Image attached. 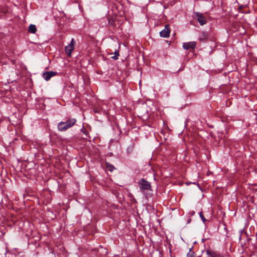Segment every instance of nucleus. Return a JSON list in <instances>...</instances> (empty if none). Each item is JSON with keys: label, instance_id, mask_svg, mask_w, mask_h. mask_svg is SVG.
<instances>
[{"label": "nucleus", "instance_id": "obj_1", "mask_svg": "<svg viewBox=\"0 0 257 257\" xmlns=\"http://www.w3.org/2000/svg\"><path fill=\"white\" fill-rule=\"evenodd\" d=\"M75 122L76 120L74 118L70 119L66 122H60L58 125V130L61 132L65 131L72 126Z\"/></svg>", "mask_w": 257, "mask_h": 257}, {"label": "nucleus", "instance_id": "obj_2", "mask_svg": "<svg viewBox=\"0 0 257 257\" xmlns=\"http://www.w3.org/2000/svg\"><path fill=\"white\" fill-rule=\"evenodd\" d=\"M139 187L143 192H145L146 191L150 190L151 189V186L149 182L144 179H142L139 181Z\"/></svg>", "mask_w": 257, "mask_h": 257}, {"label": "nucleus", "instance_id": "obj_3", "mask_svg": "<svg viewBox=\"0 0 257 257\" xmlns=\"http://www.w3.org/2000/svg\"><path fill=\"white\" fill-rule=\"evenodd\" d=\"M195 16L196 19L201 25H203L206 23L207 21L202 14L196 13Z\"/></svg>", "mask_w": 257, "mask_h": 257}, {"label": "nucleus", "instance_id": "obj_4", "mask_svg": "<svg viewBox=\"0 0 257 257\" xmlns=\"http://www.w3.org/2000/svg\"><path fill=\"white\" fill-rule=\"evenodd\" d=\"M170 30L169 25H166L165 29L160 32V36L162 37L167 38L170 35Z\"/></svg>", "mask_w": 257, "mask_h": 257}, {"label": "nucleus", "instance_id": "obj_5", "mask_svg": "<svg viewBox=\"0 0 257 257\" xmlns=\"http://www.w3.org/2000/svg\"><path fill=\"white\" fill-rule=\"evenodd\" d=\"M74 40L73 39H72L71 42L70 44L65 47V51L67 54L70 56L71 54V52L74 49Z\"/></svg>", "mask_w": 257, "mask_h": 257}, {"label": "nucleus", "instance_id": "obj_6", "mask_svg": "<svg viewBox=\"0 0 257 257\" xmlns=\"http://www.w3.org/2000/svg\"><path fill=\"white\" fill-rule=\"evenodd\" d=\"M56 74L57 73L54 71H46L43 73V77L45 80L48 81L52 77L56 75Z\"/></svg>", "mask_w": 257, "mask_h": 257}, {"label": "nucleus", "instance_id": "obj_7", "mask_svg": "<svg viewBox=\"0 0 257 257\" xmlns=\"http://www.w3.org/2000/svg\"><path fill=\"white\" fill-rule=\"evenodd\" d=\"M196 42H190L183 44V47L184 49L188 50L189 49H194L196 47Z\"/></svg>", "mask_w": 257, "mask_h": 257}, {"label": "nucleus", "instance_id": "obj_8", "mask_svg": "<svg viewBox=\"0 0 257 257\" xmlns=\"http://www.w3.org/2000/svg\"><path fill=\"white\" fill-rule=\"evenodd\" d=\"M37 31L36 27L35 25H30L29 27V31L33 34H35Z\"/></svg>", "mask_w": 257, "mask_h": 257}, {"label": "nucleus", "instance_id": "obj_9", "mask_svg": "<svg viewBox=\"0 0 257 257\" xmlns=\"http://www.w3.org/2000/svg\"><path fill=\"white\" fill-rule=\"evenodd\" d=\"M110 55H113L114 54V55L112 56L111 57V58L114 60H117L118 59V56H119V53H118V51H115V52L114 53V54L113 53H111L110 54Z\"/></svg>", "mask_w": 257, "mask_h": 257}, {"label": "nucleus", "instance_id": "obj_10", "mask_svg": "<svg viewBox=\"0 0 257 257\" xmlns=\"http://www.w3.org/2000/svg\"><path fill=\"white\" fill-rule=\"evenodd\" d=\"M106 167L108 169V170L110 172L113 171L114 170V169H115L112 165L108 164V163H106Z\"/></svg>", "mask_w": 257, "mask_h": 257}, {"label": "nucleus", "instance_id": "obj_11", "mask_svg": "<svg viewBox=\"0 0 257 257\" xmlns=\"http://www.w3.org/2000/svg\"><path fill=\"white\" fill-rule=\"evenodd\" d=\"M187 257H194V253L190 249L189 252L188 253Z\"/></svg>", "mask_w": 257, "mask_h": 257}, {"label": "nucleus", "instance_id": "obj_12", "mask_svg": "<svg viewBox=\"0 0 257 257\" xmlns=\"http://www.w3.org/2000/svg\"><path fill=\"white\" fill-rule=\"evenodd\" d=\"M199 215H200V216L202 220L203 221V222H205L206 221V220L205 218L204 217V216H203L202 212H200L199 213Z\"/></svg>", "mask_w": 257, "mask_h": 257}, {"label": "nucleus", "instance_id": "obj_13", "mask_svg": "<svg viewBox=\"0 0 257 257\" xmlns=\"http://www.w3.org/2000/svg\"><path fill=\"white\" fill-rule=\"evenodd\" d=\"M194 213H195L194 211H193L190 212V214L191 215H193L194 214Z\"/></svg>", "mask_w": 257, "mask_h": 257}]
</instances>
